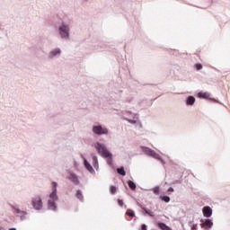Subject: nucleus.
I'll use <instances>...</instances> for the list:
<instances>
[{
	"label": "nucleus",
	"instance_id": "1",
	"mask_svg": "<svg viewBox=\"0 0 230 230\" xmlns=\"http://www.w3.org/2000/svg\"><path fill=\"white\" fill-rule=\"evenodd\" d=\"M94 148H96L102 157H109L110 159L112 157V155L109 152L105 145L97 142L94 144Z\"/></svg>",
	"mask_w": 230,
	"mask_h": 230
},
{
	"label": "nucleus",
	"instance_id": "2",
	"mask_svg": "<svg viewBox=\"0 0 230 230\" xmlns=\"http://www.w3.org/2000/svg\"><path fill=\"white\" fill-rule=\"evenodd\" d=\"M31 205L34 209L40 210L42 208V198L40 196L36 195L31 199Z\"/></svg>",
	"mask_w": 230,
	"mask_h": 230
},
{
	"label": "nucleus",
	"instance_id": "3",
	"mask_svg": "<svg viewBox=\"0 0 230 230\" xmlns=\"http://www.w3.org/2000/svg\"><path fill=\"white\" fill-rule=\"evenodd\" d=\"M59 33L62 39H67V37H69V28H67L66 25H62L59 27Z\"/></svg>",
	"mask_w": 230,
	"mask_h": 230
},
{
	"label": "nucleus",
	"instance_id": "4",
	"mask_svg": "<svg viewBox=\"0 0 230 230\" xmlns=\"http://www.w3.org/2000/svg\"><path fill=\"white\" fill-rule=\"evenodd\" d=\"M57 186H58L57 182L53 181L52 182L53 190L49 195V199L54 202H56V200H58V197L57 196Z\"/></svg>",
	"mask_w": 230,
	"mask_h": 230
},
{
	"label": "nucleus",
	"instance_id": "5",
	"mask_svg": "<svg viewBox=\"0 0 230 230\" xmlns=\"http://www.w3.org/2000/svg\"><path fill=\"white\" fill-rule=\"evenodd\" d=\"M93 132L94 134L102 135V134H107L109 130L105 128H102V126H95L93 127Z\"/></svg>",
	"mask_w": 230,
	"mask_h": 230
},
{
	"label": "nucleus",
	"instance_id": "6",
	"mask_svg": "<svg viewBox=\"0 0 230 230\" xmlns=\"http://www.w3.org/2000/svg\"><path fill=\"white\" fill-rule=\"evenodd\" d=\"M203 215L204 217H206L207 218H209V217H211V215H213V210L211 209V208L209 207H205L203 208Z\"/></svg>",
	"mask_w": 230,
	"mask_h": 230
},
{
	"label": "nucleus",
	"instance_id": "7",
	"mask_svg": "<svg viewBox=\"0 0 230 230\" xmlns=\"http://www.w3.org/2000/svg\"><path fill=\"white\" fill-rule=\"evenodd\" d=\"M202 222V227H204V229H211V227L213 226V222H211V220L207 219V220H201Z\"/></svg>",
	"mask_w": 230,
	"mask_h": 230
},
{
	"label": "nucleus",
	"instance_id": "8",
	"mask_svg": "<svg viewBox=\"0 0 230 230\" xmlns=\"http://www.w3.org/2000/svg\"><path fill=\"white\" fill-rule=\"evenodd\" d=\"M48 206L49 209H51L52 211L57 209V204H55V201H52L51 199H49Z\"/></svg>",
	"mask_w": 230,
	"mask_h": 230
},
{
	"label": "nucleus",
	"instance_id": "9",
	"mask_svg": "<svg viewBox=\"0 0 230 230\" xmlns=\"http://www.w3.org/2000/svg\"><path fill=\"white\" fill-rule=\"evenodd\" d=\"M143 152H145L146 154V155H150L152 157V155H154V153L155 151H154L148 147H143Z\"/></svg>",
	"mask_w": 230,
	"mask_h": 230
},
{
	"label": "nucleus",
	"instance_id": "10",
	"mask_svg": "<svg viewBox=\"0 0 230 230\" xmlns=\"http://www.w3.org/2000/svg\"><path fill=\"white\" fill-rule=\"evenodd\" d=\"M158 227H160L162 230H172L170 226H166L164 223H158Z\"/></svg>",
	"mask_w": 230,
	"mask_h": 230
},
{
	"label": "nucleus",
	"instance_id": "11",
	"mask_svg": "<svg viewBox=\"0 0 230 230\" xmlns=\"http://www.w3.org/2000/svg\"><path fill=\"white\" fill-rule=\"evenodd\" d=\"M152 157H154L155 159H157L158 161H161V163H163V164H164V160H163V158H161V155H159V154L155 153H153V155Z\"/></svg>",
	"mask_w": 230,
	"mask_h": 230
},
{
	"label": "nucleus",
	"instance_id": "12",
	"mask_svg": "<svg viewBox=\"0 0 230 230\" xmlns=\"http://www.w3.org/2000/svg\"><path fill=\"white\" fill-rule=\"evenodd\" d=\"M186 103H187V105H193V103H195V97L189 96Z\"/></svg>",
	"mask_w": 230,
	"mask_h": 230
},
{
	"label": "nucleus",
	"instance_id": "13",
	"mask_svg": "<svg viewBox=\"0 0 230 230\" xmlns=\"http://www.w3.org/2000/svg\"><path fill=\"white\" fill-rule=\"evenodd\" d=\"M69 179L72 181V182H75V184H78V177H76L75 174H70Z\"/></svg>",
	"mask_w": 230,
	"mask_h": 230
},
{
	"label": "nucleus",
	"instance_id": "14",
	"mask_svg": "<svg viewBox=\"0 0 230 230\" xmlns=\"http://www.w3.org/2000/svg\"><path fill=\"white\" fill-rule=\"evenodd\" d=\"M117 172H118V173H119V175H122L123 177H125V175H127V172H125V169L123 167L118 168Z\"/></svg>",
	"mask_w": 230,
	"mask_h": 230
},
{
	"label": "nucleus",
	"instance_id": "15",
	"mask_svg": "<svg viewBox=\"0 0 230 230\" xmlns=\"http://www.w3.org/2000/svg\"><path fill=\"white\" fill-rule=\"evenodd\" d=\"M126 215L128 217H130L131 218H134V217H136V214L134 213V210H132V209H128L126 212Z\"/></svg>",
	"mask_w": 230,
	"mask_h": 230
},
{
	"label": "nucleus",
	"instance_id": "16",
	"mask_svg": "<svg viewBox=\"0 0 230 230\" xmlns=\"http://www.w3.org/2000/svg\"><path fill=\"white\" fill-rule=\"evenodd\" d=\"M57 55H60V49H56L52 52H50V57H57Z\"/></svg>",
	"mask_w": 230,
	"mask_h": 230
},
{
	"label": "nucleus",
	"instance_id": "17",
	"mask_svg": "<svg viewBox=\"0 0 230 230\" xmlns=\"http://www.w3.org/2000/svg\"><path fill=\"white\" fill-rule=\"evenodd\" d=\"M84 166L87 168L88 172H93V166L89 163H87V160H84Z\"/></svg>",
	"mask_w": 230,
	"mask_h": 230
},
{
	"label": "nucleus",
	"instance_id": "18",
	"mask_svg": "<svg viewBox=\"0 0 230 230\" xmlns=\"http://www.w3.org/2000/svg\"><path fill=\"white\" fill-rule=\"evenodd\" d=\"M198 96H199V98H208L209 94L208 93L200 92V93H198Z\"/></svg>",
	"mask_w": 230,
	"mask_h": 230
},
{
	"label": "nucleus",
	"instance_id": "19",
	"mask_svg": "<svg viewBox=\"0 0 230 230\" xmlns=\"http://www.w3.org/2000/svg\"><path fill=\"white\" fill-rule=\"evenodd\" d=\"M128 186L130 188V190H136V183H134L132 181H128Z\"/></svg>",
	"mask_w": 230,
	"mask_h": 230
},
{
	"label": "nucleus",
	"instance_id": "20",
	"mask_svg": "<svg viewBox=\"0 0 230 230\" xmlns=\"http://www.w3.org/2000/svg\"><path fill=\"white\" fill-rule=\"evenodd\" d=\"M76 197L79 199V200H84V195H82V192L80 190H77Z\"/></svg>",
	"mask_w": 230,
	"mask_h": 230
},
{
	"label": "nucleus",
	"instance_id": "21",
	"mask_svg": "<svg viewBox=\"0 0 230 230\" xmlns=\"http://www.w3.org/2000/svg\"><path fill=\"white\" fill-rule=\"evenodd\" d=\"M160 199L164 202H170V197H168V196H161Z\"/></svg>",
	"mask_w": 230,
	"mask_h": 230
},
{
	"label": "nucleus",
	"instance_id": "22",
	"mask_svg": "<svg viewBox=\"0 0 230 230\" xmlns=\"http://www.w3.org/2000/svg\"><path fill=\"white\" fill-rule=\"evenodd\" d=\"M110 191L111 195H114L116 193V187L115 186H111L110 187Z\"/></svg>",
	"mask_w": 230,
	"mask_h": 230
},
{
	"label": "nucleus",
	"instance_id": "23",
	"mask_svg": "<svg viewBox=\"0 0 230 230\" xmlns=\"http://www.w3.org/2000/svg\"><path fill=\"white\" fill-rule=\"evenodd\" d=\"M154 193H155V195L159 194V187H155L153 189Z\"/></svg>",
	"mask_w": 230,
	"mask_h": 230
},
{
	"label": "nucleus",
	"instance_id": "24",
	"mask_svg": "<svg viewBox=\"0 0 230 230\" xmlns=\"http://www.w3.org/2000/svg\"><path fill=\"white\" fill-rule=\"evenodd\" d=\"M146 213L149 215V217H154V212H151L150 210L145 209Z\"/></svg>",
	"mask_w": 230,
	"mask_h": 230
},
{
	"label": "nucleus",
	"instance_id": "25",
	"mask_svg": "<svg viewBox=\"0 0 230 230\" xmlns=\"http://www.w3.org/2000/svg\"><path fill=\"white\" fill-rule=\"evenodd\" d=\"M196 69L198 71H200V69H202V65L201 64H196Z\"/></svg>",
	"mask_w": 230,
	"mask_h": 230
},
{
	"label": "nucleus",
	"instance_id": "26",
	"mask_svg": "<svg viewBox=\"0 0 230 230\" xmlns=\"http://www.w3.org/2000/svg\"><path fill=\"white\" fill-rule=\"evenodd\" d=\"M118 204L120 207H123V199H118Z\"/></svg>",
	"mask_w": 230,
	"mask_h": 230
},
{
	"label": "nucleus",
	"instance_id": "27",
	"mask_svg": "<svg viewBox=\"0 0 230 230\" xmlns=\"http://www.w3.org/2000/svg\"><path fill=\"white\" fill-rule=\"evenodd\" d=\"M14 213H24V214H26V212H22L21 209H19V208H14Z\"/></svg>",
	"mask_w": 230,
	"mask_h": 230
},
{
	"label": "nucleus",
	"instance_id": "28",
	"mask_svg": "<svg viewBox=\"0 0 230 230\" xmlns=\"http://www.w3.org/2000/svg\"><path fill=\"white\" fill-rule=\"evenodd\" d=\"M93 162L95 163V164H98V157L93 156Z\"/></svg>",
	"mask_w": 230,
	"mask_h": 230
},
{
	"label": "nucleus",
	"instance_id": "29",
	"mask_svg": "<svg viewBox=\"0 0 230 230\" xmlns=\"http://www.w3.org/2000/svg\"><path fill=\"white\" fill-rule=\"evenodd\" d=\"M141 230H146V225H142Z\"/></svg>",
	"mask_w": 230,
	"mask_h": 230
},
{
	"label": "nucleus",
	"instance_id": "30",
	"mask_svg": "<svg viewBox=\"0 0 230 230\" xmlns=\"http://www.w3.org/2000/svg\"><path fill=\"white\" fill-rule=\"evenodd\" d=\"M168 191L173 192V188L170 187V188L168 189Z\"/></svg>",
	"mask_w": 230,
	"mask_h": 230
},
{
	"label": "nucleus",
	"instance_id": "31",
	"mask_svg": "<svg viewBox=\"0 0 230 230\" xmlns=\"http://www.w3.org/2000/svg\"><path fill=\"white\" fill-rule=\"evenodd\" d=\"M195 227H197V225L193 226L192 229H195Z\"/></svg>",
	"mask_w": 230,
	"mask_h": 230
},
{
	"label": "nucleus",
	"instance_id": "32",
	"mask_svg": "<svg viewBox=\"0 0 230 230\" xmlns=\"http://www.w3.org/2000/svg\"><path fill=\"white\" fill-rule=\"evenodd\" d=\"M9 230H15V228H11V229H9Z\"/></svg>",
	"mask_w": 230,
	"mask_h": 230
}]
</instances>
